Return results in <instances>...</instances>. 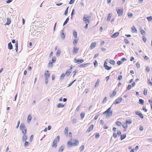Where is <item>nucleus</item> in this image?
Returning <instances> with one entry per match:
<instances>
[{
    "mask_svg": "<svg viewBox=\"0 0 152 152\" xmlns=\"http://www.w3.org/2000/svg\"><path fill=\"white\" fill-rule=\"evenodd\" d=\"M79 143V141L78 140L76 139L75 140H73V142H71V141L68 142L67 144L68 145H71V146H77V145Z\"/></svg>",
    "mask_w": 152,
    "mask_h": 152,
    "instance_id": "f257e3e1",
    "label": "nucleus"
},
{
    "mask_svg": "<svg viewBox=\"0 0 152 152\" xmlns=\"http://www.w3.org/2000/svg\"><path fill=\"white\" fill-rule=\"evenodd\" d=\"M20 129L22 130L23 135H26L27 132L26 128L24 124H21L20 126Z\"/></svg>",
    "mask_w": 152,
    "mask_h": 152,
    "instance_id": "f03ea898",
    "label": "nucleus"
},
{
    "mask_svg": "<svg viewBox=\"0 0 152 152\" xmlns=\"http://www.w3.org/2000/svg\"><path fill=\"white\" fill-rule=\"evenodd\" d=\"M90 16L84 15L83 18V20L86 24H89L90 23L89 19L90 18Z\"/></svg>",
    "mask_w": 152,
    "mask_h": 152,
    "instance_id": "7ed1b4c3",
    "label": "nucleus"
},
{
    "mask_svg": "<svg viewBox=\"0 0 152 152\" xmlns=\"http://www.w3.org/2000/svg\"><path fill=\"white\" fill-rule=\"evenodd\" d=\"M59 136H57L56 138L53 141L52 146H54L55 147H57V140H58V141H59Z\"/></svg>",
    "mask_w": 152,
    "mask_h": 152,
    "instance_id": "20e7f679",
    "label": "nucleus"
},
{
    "mask_svg": "<svg viewBox=\"0 0 152 152\" xmlns=\"http://www.w3.org/2000/svg\"><path fill=\"white\" fill-rule=\"evenodd\" d=\"M116 11L118 16H121L123 15L124 11L123 9H117Z\"/></svg>",
    "mask_w": 152,
    "mask_h": 152,
    "instance_id": "39448f33",
    "label": "nucleus"
},
{
    "mask_svg": "<svg viewBox=\"0 0 152 152\" xmlns=\"http://www.w3.org/2000/svg\"><path fill=\"white\" fill-rule=\"evenodd\" d=\"M74 63L79 64L84 62V60L83 59H77L75 58H74Z\"/></svg>",
    "mask_w": 152,
    "mask_h": 152,
    "instance_id": "423d86ee",
    "label": "nucleus"
},
{
    "mask_svg": "<svg viewBox=\"0 0 152 152\" xmlns=\"http://www.w3.org/2000/svg\"><path fill=\"white\" fill-rule=\"evenodd\" d=\"M122 100V98L121 97L118 98L115 100V102H114L113 104H115L120 103Z\"/></svg>",
    "mask_w": 152,
    "mask_h": 152,
    "instance_id": "0eeeda50",
    "label": "nucleus"
},
{
    "mask_svg": "<svg viewBox=\"0 0 152 152\" xmlns=\"http://www.w3.org/2000/svg\"><path fill=\"white\" fill-rule=\"evenodd\" d=\"M90 64V63H87L86 64H82L78 65V67L80 68L85 67L89 66Z\"/></svg>",
    "mask_w": 152,
    "mask_h": 152,
    "instance_id": "6e6552de",
    "label": "nucleus"
},
{
    "mask_svg": "<svg viewBox=\"0 0 152 152\" xmlns=\"http://www.w3.org/2000/svg\"><path fill=\"white\" fill-rule=\"evenodd\" d=\"M135 114L136 115H137L139 116V117L142 119L144 118V116L140 112H139L138 111H136L135 112Z\"/></svg>",
    "mask_w": 152,
    "mask_h": 152,
    "instance_id": "1a4fd4ad",
    "label": "nucleus"
},
{
    "mask_svg": "<svg viewBox=\"0 0 152 152\" xmlns=\"http://www.w3.org/2000/svg\"><path fill=\"white\" fill-rule=\"evenodd\" d=\"M64 148V145H62L58 149V152H63Z\"/></svg>",
    "mask_w": 152,
    "mask_h": 152,
    "instance_id": "9d476101",
    "label": "nucleus"
},
{
    "mask_svg": "<svg viewBox=\"0 0 152 152\" xmlns=\"http://www.w3.org/2000/svg\"><path fill=\"white\" fill-rule=\"evenodd\" d=\"M94 126L93 125H92L91 126L88 128L87 130L86 131V132H88L91 131H92L94 127Z\"/></svg>",
    "mask_w": 152,
    "mask_h": 152,
    "instance_id": "9b49d317",
    "label": "nucleus"
},
{
    "mask_svg": "<svg viewBox=\"0 0 152 152\" xmlns=\"http://www.w3.org/2000/svg\"><path fill=\"white\" fill-rule=\"evenodd\" d=\"M7 21L6 23L4 25H9L11 22V20L10 18H7Z\"/></svg>",
    "mask_w": 152,
    "mask_h": 152,
    "instance_id": "f8f14e48",
    "label": "nucleus"
},
{
    "mask_svg": "<svg viewBox=\"0 0 152 152\" xmlns=\"http://www.w3.org/2000/svg\"><path fill=\"white\" fill-rule=\"evenodd\" d=\"M119 34V33L118 32H117L115 33L114 34H113L111 36V37L113 38L116 37H117L118 35Z\"/></svg>",
    "mask_w": 152,
    "mask_h": 152,
    "instance_id": "ddd939ff",
    "label": "nucleus"
},
{
    "mask_svg": "<svg viewBox=\"0 0 152 152\" xmlns=\"http://www.w3.org/2000/svg\"><path fill=\"white\" fill-rule=\"evenodd\" d=\"M79 50V48L74 47L73 51V53L74 54H76L77 53Z\"/></svg>",
    "mask_w": 152,
    "mask_h": 152,
    "instance_id": "4468645a",
    "label": "nucleus"
},
{
    "mask_svg": "<svg viewBox=\"0 0 152 152\" xmlns=\"http://www.w3.org/2000/svg\"><path fill=\"white\" fill-rule=\"evenodd\" d=\"M96 43L95 42H92L90 46V47L91 49H93L96 45Z\"/></svg>",
    "mask_w": 152,
    "mask_h": 152,
    "instance_id": "2eb2a0df",
    "label": "nucleus"
},
{
    "mask_svg": "<svg viewBox=\"0 0 152 152\" xmlns=\"http://www.w3.org/2000/svg\"><path fill=\"white\" fill-rule=\"evenodd\" d=\"M79 39H74L73 42V44L74 45H76L77 44Z\"/></svg>",
    "mask_w": 152,
    "mask_h": 152,
    "instance_id": "dca6fc26",
    "label": "nucleus"
},
{
    "mask_svg": "<svg viewBox=\"0 0 152 152\" xmlns=\"http://www.w3.org/2000/svg\"><path fill=\"white\" fill-rule=\"evenodd\" d=\"M113 104H112L110 107H109L106 111H105V112L103 113V114H107V113L109 112V111L110 110L111 108V107L113 105Z\"/></svg>",
    "mask_w": 152,
    "mask_h": 152,
    "instance_id": "f3484780",
    "label": "nucleus"
},
{
    "mask_svg": "<svg viewBox=\"0 0 152 152\" xmlns=\"http://www.w3.org/2000/svg\"><path fill=\"white\" fill-rule=\"evenodd\" d=\"M13 48L12 45L11 44V42H10L8 44V48L10 50H12Z\"/></svg>",
    "mask_w": 152,
    "mask_h": 152,
    "instance_id": "a211bd4d",
    "label": "nucleus"
},
{
    "mask_svg": "<svg viewBox=\"0 0 152 152\" xmlns=\"http://www.w3.org/2000/svg\"><path fill=\"white\" fill-rule=\"evenodd\" d=\"M112 14H111L110 13H109L108 14V15L107 16V21H110L111 18L112 16Z\"/></svg>",
    "mask_w": 152,
    "mask_h": 152,
    "instance_id": "6ab92c4d",
    "label": "nucleus"
},
{
    "mask_svg": "<svg viewBox=\"0 0 152 152\" xmlns=\"http://www.w3.org/2000/svg\"><path fill=\"white\" fill-rule=\"evenodd\" d=\"M126 137V134H124L123 135H121V140H123V139H125Z\"/></svg>",
    "mask_w": 152,
    "mask_h": 152,
    "instance_id": "aec40b11",
    "label": "nucleus"
},
{
    "mask_svg": "<svg viewBox=\"0 0 152 152\" xmlns=\"http://www.w3.org/2000/svg\"><path fill=\"white\" fill-rule=\"evenodd\" d=\"M27 138V136L26 135H23L22 137V140L23 141H26Z\"/></svg>",
    "mask_w": 152,
    "mask_h": 152,
    "instance_id": "412c9836",
    "label": "nucleus"
},
{
    "mask_svg": "<svg viewBox=\"0 0 152 152\" xmlns=\"http://www.w3.org/2000/svg\"><path fill=\"white\" fill-rule=\"evenodd\" d=\"M132 31L133 33H135L137 31V29L134 26H133L132 27Z\"/></svg>",
    "mask_w": 152,
    "mask_h": 152,
    "instance_id": "4be33fe9",
    "label": "nucleus"
},
{
    "mask_svg": "<svg viewBox=\"0 0 152 152\" xmlns=\"http://www.w3.org/2000/svg\"><path fill=\"white\" fill-rule=\"evenodd\" d=\"M64 105L63 104L61 103H58L57 106V107L58 108H60V107L62 108L63 107H64Z\"/></svg>",
    "mask_w": 152,
    "mask_h": 152,
    "instance_id": "5701e85b",
    "label": "nucleus"
},
{
    "mask_svg": "<svg viewBox=\"0 0 152 152\" xmlns=\"http://www.w3.org/2000/svg\"><path fill=\"white\" fill-rule=\"evenodd\" d=\"M116 91H114L111 94V95H110V97L111 98L113 97L116 94Z\"/></svg>",
    "mask_w": 152,
    "mask_h": 152,
    "instance_id": "b1692460",
    "label": "nucleus"
},
{
    "mask_svg": "<svg viewBox=\"0 0 152 152\" xmlns=\"http://www.w3.org/2000/svg\"><path fill=\"white\" fill-rule=\"evenodd\" d=\"M113 114V112L112 111L110 110L109 111V112L107 113V116H109V117L110 116H111Z\"/></svg>",
    "mask_w": 152,
    "mask_h": 152,
    "instance_id": "393cba45",
    "label": "nucleus"
},
{
    "mask_svg": "<svg viewBox=\"0 0 152 152\" xmlns=\"http://www.w3.org/2000/svg\"><path fill=\"white\" fill-rule=\"evenodd\" d=\"M18 42L17 41H16V43L15 44V48H16L15 49V50L16 51V52H17L18 50Z\"/></svg>",
    "mask_w": 152,
    "mask_h": 152,
    "instance_id": "a878e982",
    "label": "nucleus"
},
{
    "mask_svg": "<svg viewBox=\"0 0 152 152\" xmlns=\"http://www.w3.org/2000/svg\"><path fill=\"white\" fill-rule=\"evenodd\" d=\"M69 17H67L66 18V20H65V21L63 23V26H64L68 22V21L69 20Z\"/></svg>",
    "mask_w": 152,
    "mask_h": 152,
    "instance_id": "bb28decb",
    "label": "nucleus"
},
{
    "mask_svg": "<svg viewBox=\"0 0 152 152\" xmlns=\"http://www.w3.org/2000/svg\"><path fill=\"white\" fill-rule=\"evenodd\" d=\"M31 119V115H29L28 116L27 118V121L28 123L30 122Z\"/></svg>",
    "mask_w": 152,
    "mask_h": 152,
    "instance_id": "cd10ccee",
    "label": "nucleus"
},
{
    "mask_svg": "<svg viewBox=\"0 0 152 152\" xmlns=\"http://www.w3.org/2000/svg\"><path fill=\"white\" fill-rule=\"evenodd\" d=\"M73 35L75 38H76L77 35V33L75 31H74L73 32Z\"/></svg>",
    "mask_w": 152,
    "mask_h": 152,
    "instance_id": "c85d7f7f",
    "label": "nucleus"
},
{
    "mask_svg": "<svg viewBox=\"0 0 152 152\" xmlns=\"http://www.w3.org/2000/svg\"><path fill=\"white\" fill-rule=\"evenodd\" d=\"M71 73V71H69L68 70H67L66 71L65 74L67 76H68Z\"/></svg>",
    "mask_w": 152,
    "mask_h": 152,
    "instance_id": "c756f323",
    "label": "nucleus"
},
{
    "mask_svg": "<svg viewBox=\"0 0 152 152\" xmlns=\"http://www.w3.org/2000/svg\"><path fill=\"white\" fill-rule=\"evenodd\" d=\"M50 74L49 73H45V74H44V75H45V78H49V77H50Z\"/></svg>",
    "mask_w": 152,
    "mask_h": 152,
    "instance_id": "7c9ffc66",
    "label": "nucleus"
},
{
    "mask_svg": "<svg viewBox=\"0 0 152 152\" xmlns=\"http://www.w3.org/2000/svg\"><path fill=\"white\" fill-rule=\"evenodd\" d=\"M104 67L107 70H109L110 69L112 68L111 67L108 66L107 65H106L105 66H104Z\"/></svg>",
    "mask_w": 152,
    "mask_h": 152,
    "instance_id": "2f4dec72",
    "label": "nucleus"
},
{
    "mask_svg": "<svg viewBox=\"0 0 152 152\" xmlns=\"http://www.w3.org/2000/svg\"><path fill=\"white\" fill-rule=\"evenodd\" d=\"M53 62L50 61L48 64V66L49 67H52L53 66Z\"/></svg>",
    "mask_w": 152,
    "mask_h": 152,
    "instance_id": "473e14b6",
    "label": "nucleus"
},
{
    "mask_svg": "<svg viewBox=\"0 0 152 152\" xmlns=\"http://www.w3.org/2000/svg\"><path fill=\"white\" fill-rule=\"evenodd\" d=\"M139 104L142 105L144 104V100L142 99H139Z\"/></svg>",
    "mask_w": 152,
    "mask_h": 152,
    "instance_id": "72a5a7b5",
    "label": "nucleus"
},
{
    "mask_svg": "<svg viewBox=\"0 0 152 152\" xmlns=\"http://www.w3.org/2000/svg\"><path fill=\"white\" fill-rule=\"evenodd\" d=\"M109 63L113 65H114L115 64V62L114 61L112 60H110L109 61Z\"/></svg>",
    "mask_w": 152,
    "mask_h": 152,
    "instance_id": "f704fd0d",
    "label": "nucleus"
},
{
    "mask_svg": "<svg viewBox=\"0 0 152 152\" xmlns=\"http://www.w3.org/2000/svg\"><path fill=\"white\" fill-rule=\"evenodd\" d=\"M140 33L142 35H144L145 34V33L144 30H143L142 29H140Z\"/></svg>",
    "mask_w": 152,
    "mask_h": 152,
    "instance_id": "c9c22d12",
    "label": "nucleus"
},
{
    "mask_svg": "<svg viewBox=\"0 0 152 152\" xmlns=\"http://www.w3.org/2000/svg\"><path fill=\"white\" fill-rule=\"evenodd\" d=\"M61 53V51L58 50L56 52V55L57 56H59Z\"/></svg>",
    "mask_w": 152,
    "mask_h": 152,
    "instance_id": "e433bc0d",
    "label": "nucleus"
},
{
    "mask_svg": "<svg viewBox=\"0 0 152 152\" xmlns=\"http://www.w3.org/2000/svg\"><path fill=\"white\" fill-rule=\"evenodd\" d=\"M94 67H96L98 65V63H97V61L96 60L94 61Z\"/></svg>",
    "mask_w": 152,
    "mask_h": 152,
    "instance_id": "4c0bfd02",
    "label": "nucleus"
},
{
    "mask_svg": "<svg viewBox=\"0 0 152 152\" xmlns=\"http://www.w3.org/2000/svg\"><path fill=\"white\" fill-rule=\"evenodd\" d=\"M85 114L83 112H81L80 114V116L82 119H83L85 116Z\"/></svg>",
    "mask_w": 152,
    "mask_h": 152,
    "instance_id": "58836bf2",
    "label": "nucleus"
},
{
    "mask_svg": "<svg viewBox=\"0 0 152 152\" xmlns=\"http://www.w3.org/2000/svg\"><path fill=\"white\" fill-rule=\"evenodd\" d=\"M56 58L55 57H53L52 58V62L53 63H55L56 61Z\"/></svg>",
    "mask_w": 152,
    "mask_h": 152,
    "instance_id": "ea45409f",
    "label": "nucleus"
},
{
    "mask_svg": "<svg viewBox=\"0 0 152 152\" xmlns=\"http://www.w3.org/2000/svg\"><path fill=\"white\" fill-rule=\"evenodd\" d=\"M84 145H82L79 148L80 150V151H82L83 150H84Z\"/></svg>",
    "mask_w": 152,
    "mask_h": 152,
    "instance_id": "a19ab883",
    "label": "nucleus"
},
{
    "mask_svg": "<svg viewBox=\"0 0 152 152\" xmlns=\"http://www.w3.org/2000/svg\"><path fill=\"white\" fill-rule=\"evenodd\" d=\"M68 128L67 127H66L64 130V133L65 134H67L68 133Z\"/></svg>",
    "mask_w": 152,
    "mask_h": 152,
    "instance_id": "79ce46f5",
    "label": "nucleus"
},
{
    "mask_svg": "<svg viewBox=\"0 0 152 152\" xmlns=\"http://www.w3.org/2000/svg\"><path fill=\"white\" fill-rule=\"evenodd\" d=\"M61 36L62 38H65V35L64 34V33L63 32V31H62L61 34Z\"/></svg>",
    "mask_w": 152,
    "mask_h": 152,
    "instance_id": "37998d69",
    "label": "nucleus"
},
{
    "mask_svg": "<svg viewBox=\"0 0 152 152\" xmlns=\"http://www.w3.org/2000/svg\"><path fill=\"white\" fill-rule=\"evenodd\" d=\"M115 124L118 126H120L121 124V123L118 121H117L115 123Z\"/></svg>",
    "mask_w": 152,
    "mask_h": 152,
    "instance_id": "c03bdc74",
    "label": "nucleus"
},
{
    "mask_svg": "<svg viewBox=\"0 0 152 152\" xmlns=\"http://www.w3.org/2000/svg\"><path fill=\"white\" fill-rule=\"evenodd\" d=\"M107 98L106 97H105L104 98V99L103 100V101L102 102V104H103L105 103L107 101Z\"/></svg>",
    "mask_w": 152,
    "mask_h": 152,
    "instance_id": "a18cd8bd",
    "label": "nucleus"
},
{
    "mask_svg": "<svg viewBox=\"0 0 152 152\" xmlns=\"http://www.w3.org/2000/svg\"><path fill=\"white\" fill-rule=\"evenodd\" d=\"M64 76H65V74H64V73H62L60 77V79L61 80L63 79L64 77Z\"/></svg>",
    "mask_w": 152,
    "mask_h": 152,
    "instance_id": "49530a36",
    "label": "nucleus"
},
{
    "mask_svg": "<svg viewBox=\"0 0 152 152\" xmlns=\"http://www.w3.org/2000/svg\"><path fill=\"white\" fill-rule=\"evenodd\" d=\"M99 82H100V80H99V79H98L97 80L95 84V87L99 85Z\"/></svg>",
    "mask_w": 152,
    "mask_h": 152,
    "instance_id": "de8ad7c7",
    "label": "nucleus"
},
{
    "mask_svg": "<svg viewBox=\"0 0 152 152\" xmlns=\"http://www.w3.org/2000/svg\"><path fill=\"white\" fill-rule=\"evenodd\" d=\"M147 18L149 21H151L152 20V16L148 17Z\"/></svg>",
    "mask_w": 152,
    "mask_h": 152,
    "instance_id": "09e8293b",
    "label": "nucleus"
},
{
    "mask_svg": "<svg viewBox=\"0 0 152 152\" xmlns=\"http://www.w3.org/2000/svg\"><path fill=\"white\" fill-rule=\"evenodd\" d=\"M100 136L99 133H96L95 134V138L98 139L99 137Z\"/></svg>",
    "mask_w": 152,
    "mask_h": 152,
    "instance_id": "8fccbe9b",
    "label": "nucleus"
},
{
    "mask_svg": "<svg viewBox=\"0 0 152 152\" xmlns=\"http://www.w3.org/2000/svg\"><path fill=\"white\" fill-rule=\"evenodd\" d=\"M150 70V68L148 66H147L145 69V71L147 72H149Z\"/></svg>",
    "mask_w": 152,
    "mask_h": 152,
    "instance_id": "3c124183",
    "label": "nucleus"
},
{
    "mask_svg": "<svg viewBox=\"0 0 152 152\" xmlns=\"http://www.w3.org/2000/svg\"><path fill=\"white\" fill-rule=\"evenodd\" d=\"M123 127L124 128H127V123H126L124 124L123 125H122Z\"/></svg>",
    "mask_w": 152,
    "mask_h": 152,
    "instance_id": "603ef678",
    "label": "nucleus"
},
{
    "mask_svg": "<svg viewBox=\"0 0 152 152\" xmlns=\"http://www.w3.org/2000/svg\"><path fill=\"white\" fill-rule=\"evenodd\" d=\"M132 86L131 85H130V84H129L128 85V87H127V89L128 90H130L131 88H132Z\"/></svg>",
    "mask_w": 152,
    "mask_h": 152,
    "instance_id": "864d4df0",
    "label": "nucleus"
},
{
    "mask_svg": "<svg viewBox=\"0 0 152 152\" xmlns=\"http://www.w3.org/2000/svg\"><path fill=\"white\" fill-rule=\"evenodd\" d=\"M122 75H119L118 77V80H120L122 79Z\"/></svg>",
    "mask_w": 152,
    "mask_h": 152,
    "instance_id": "5fc2aeb1",
    "label": "nucleus"
},
{
    "mask_svg": "<svg viewBox=\"0 0 152 152\" xmlns=\"http://www.w3.org/2000/svg\"><path fill=\"white\" fill-rule=\"evenodd\" d=\"M68 7L67 8L64 12V15H66L68 13Z\"/></svg>",
    "mask_w": 152,
    "mask_h": 152,
    "instance_id": "6e6d98bb",
    "label": "nucleus"
},
{
    "mask_svg": "<svg viewBox=\"0 0 152 152\" xmlns=\"http://www.w3.org/2000/svg\"><path fill=\"white\" fill-rule=\"evenodd\" d=\"M99 115L100 114H97V115H96L94 118V119L95 120H96L98 118V117L99 116Z\"/></svg>",
    "mask_w": 152,
    "mask_h": 152,
    "instance_id": "4d7b16f0",
    "label": "nucleus"
},
{
    "mask_svg": "<svg viewBox=\"0 0 152 152\" xmlns=\"http://www.w3.org/2000/svg\"><path fill=\"white\" fill-rule=\"evenodd\" d=\"M132 123V121L131 120H129V121H126V123H127V124H131Z\"/></svg>",
    "mask_w": 152,
    "mask_h": 152,
    "instance_id": "13d9d810",
    "label": "nucleus"
},
{
    "mask_svg": "<svg viewBox=\"0 0 152 152\" xmlns=\"http://www.w3.org/2000/svg\"><path fill=\"white\" fill-rule=\"evenodd\" d=\"M117 64L118 65H121L122 63V61H117Z\"/></svg>",
    "mask_w": 152,
    "mask_h": 152,
    "instance_id": "bf43d9fd",
    "label": "nucleus"
},
{
    "mask_svg": "<svg viewBox=\"0 0 152 152\" xmlns=\"http://www.w3.org/2000/svg\"><path fill=\"white\" fill-rule=\"evenodd\" d=\"M136 67L137 68H139L140 67V64L138 62H137V63L136 64Z\"/></svg>",
    "mask_w": 152,
    "mask_h": 152,
    "instance_id": "052dcab7",
    "label": "nucleus"
},
{
    "mask_svg": "<svg viewBox=\"0 0 152 152\" xmlns=\"http://www.w3.org/2000/svg\"><path fill=\"white\" fill-rule=\"evenodd\" d=\"M80 106H81V105H79V106H78L77 107V108L76 110L77 111H79V110L80 108Z\"/></svg>",
    "mask_w": 152,
    "mask_h": 152,
    "instance_id": "680f3d73",
    "label": "nucleus"
},
{
    "mask_svg": "<svg viewBox=\"0 0 152 152\" xmlns=\"http://www.w3.org/2000/svg\"><path fill=\"white\" fill-rule=\"evenodd\" d=\"M75 0H71L69 2V4H73L74 2H75Z\"/></svg>",
    "mask_w": 152,
    "mask_h": 152,
    "instance_id": "e2e57ef3",
    "label": "nucleus"
},
{
    "mask_svg": "<svg viewBox=\"0 0 152 152\" xmlns=\"http://www.w3.org/2000/svg\"><path fill=\"white\" fill-rule=\"evenodd\" d=\"M133 16V14L132 13H128V16L129 17H131Z\"/></svg>",
    "mask_w": 152,
    "mask_h": 152,
    "instance_id": "0e129e2a",
    "label": "nucleus"
},
{
    "mask_svg": "<svg viewBox=\"0 0 152 152\" xmlns=\"http://www.w3.org/2000/svg\"><path fill=\"white\" fill-rule=\"evenodd\" d=\"M124 42L125 43L127 44H129V41L127 40V39H125Z\"/></svg>",
    "mask_w": 152,
    "mask_h": 152,
    "instance_id": "69168bd1",
    "label": "nucleus"
},
{
    "mask_svg": "<svg viewBox=\"0 0 152 152\" xmlns=\"http://www.w3.org/2000/svg\"><path fill=\"white\" fill-rule=\"evenodd\" d=\"M28 144V142L27 141L25 142V143L24 144V146L25 147H26L27 146V145Z\"/></svg>",
    "mask_w": 152,
    "mask_h": 152,
    "instance_id": "338daca9",
    "label": "nucleus"
},
{
    "mask_svg": "<svg viewBox=\"0 0 152 152\" xmlns=\"http://www.w3.org/2000/svg\"><path fill=\"white\" fill-rule=\"evenodd\" d=\"M76 121H77L76 119H74L72 120V123L73 124L76 123Z\"/></svg>",
    "mask_w": 152,
    "mask_h": 152,
    "instance_id": "774afa93",
    "label": "nucleus"
}]
</instances>
